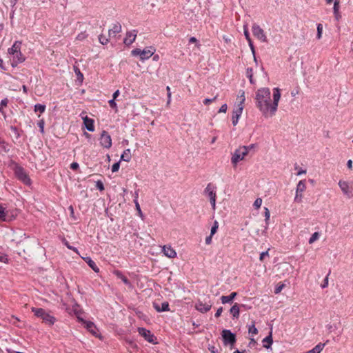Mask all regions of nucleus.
Here are the masks:
<instances>
[{
    "mask_svg": "<svg viewBox=\"0 0 353 353\" xmlns=\"http://www.w3.org/2000/svg\"><path fill=\"white\" fill-rule=\"evenodd\" d=\"M217 99V95L215 96L214 98L212 99H205L204 101H203V103L206 105L210 104L212 102L216 101V99Z\"/></svg>",
    "mask_w": 353,
    "mask_h": 353,
    "instance_id": "52",
    "label": "nucleus"
},
{
    "mask_svg": "<svg viewBox=\"0 0 353 353\" xmlns=\"http://www.w3.org/2000/svg\"><path fill=\"white\" fill-rule=\"evenodd\" d=\"M83 260L87 263V264L88 265V266L92 268V270L93 271H94L95 272H99V268L97 267V265H96L95 262L92 260V259L90 257H84L83 258Z\"/></svg>",
    "mask_w": 353,
    "mask_h": 353,
    "instance_id": "22",
    "label": "nucleus"
},
{
    "mask_svg": "<svg viewBox=\"0 0 353 353\" xmlns=\"http://www.w3.org/2000/svg\"><path fill=\"white\" fill-rule=\"evenodd\" d=\"M85 34H83V33H80V34H79L77 35V40H80V41H81V40H83V39H85Z\"/></svg>",
    "mask_w": 353,
    "mask_h": 353,
    "instance_id": "63",
    "label": "nucleus"
},
{
    "mask_svg": "<svg viewBox=\"0 0 353 353\" xmlns=\"http://www.w3.org/2000/svg\"><path fill=\"white\" fill-rule=\"evenodd\" d=\"M216 187L212 185V183H208L204 190V192L210 199H216Z\"/></svg>",
    "mask_w": 353,
    "mask_h": 353,
    "instance_id": "14",
    "label": "nucleus"
},
{
    "mask_svg": "<svg viewBox=\"0 0 353 353\" xmlns=\"http://www.w3.org/2000/svg\"><path fill=\"white\" fill-rule=\"evenodd\" d=\"M14 164L13 171L16 178L24 185L30 186L32 184V181L26 170L18 163H14Z\"/></svg>",
    "mask_w": 353,
    "mask_h": 353,
    "instance_id": "3",
    "label": "nucleus"
},
{
    "mask_svg": "<svg viewBox=\"0 0 353 353\" xmlns=\"http://www.w3.org/2000/svg\"><path fill=\"white\" fill-rule=\"evenodd\" d=\"M252 30L255 37L263 42H267L266 35L263 30L258 24H253Z\"/></svg>",
    "mask_w": 353,
    "mask_h": 353,
    "instance_id": "9",
    "label": "nucleus"
},
{
    "mask_svg": "<svg viewBox=\"0 0 353 353\" xmlns=\"http://www.w3.org/2000/svg\"><path fill=\"white\" fill-rule=\"evenodd\" d=\"M243 30H244V35H245V39L247 40L249 38H250V33H249L248 29L246 26H244Z\"/></svg>",
    "mask_w": 353,
    "mask_h": 353,
    "instance_id": "57",
    "label": "nucleus"
},
{
    "mask_svg": "<svg viewBox=\"0 0 353 353\" xmlns=\"http://www.w3.org/2000/svg\"><path fill=\"white\" fill-rule=\"evenodd\" d=\"M330 274V270L329 271V273L325 276V278L323 280V283L321 284V288H325L327 287V285H328V276H329Z\"/></svg>",
    "mask_w": 353,
    "mask_h": 353,
    "instance_id": "50",
    "label": "nucleus"
},
{
    "mask_svg": "<svg viewBox=\"0 0 353 353\" xmlns=\"http://www.w3.org/2000/svg\"><path fill=\"white\" fill-rule=\"evenodd\" d=\"M230 312L232 314L233 319H238L239 316V305L238 303H234V305L230 308Z\"/></svg>",
    "mask_w": 353,
    "mask_h": 353,
    "instance_id": "27",
    "label": "nucleus"
},
{
    "mask_svg": "<svg viewBox=\"0 0 353 353\" xmlns=\"http://www.w3.org/2000/svg\"><path fill=\"white\" fill-rule=\"evenodd\" d=\"M137 30H133L126 32V37L123 40V43L127 46H130L136 39Z\"/></svg>",
    "mask_w": 353,
    "mask_h": 353,
    "instance_id": "12",
    "label": "nucleus"
},
{
    "mask_svg": "<svg viewBox=\"0 0 353 353\" xmlns=\"http://www.w3.org/2000/svg\"><path fill=\"white\" fill-rule=\"evenodd\" d=\"M46 108V105H44V104L37 103V104L34 105V112H39L41 113H43L45 112Z\"/></svg>",
    "mask_w": 353,
    "mask_h": 353,
    "instance_id": "35",
    "label": "nucleus"
},
{
    "mask_svg": "<svg viewBox=\"0 0 353 353\" xmlns=\"http://www.w3.org/2000/svg\"><path fill=\"white\" fill-rule=\"evenodd\" d=\"M223 342L225 345L233 346L236 341V335L230 330H223L221 333Z\"/></svg>",
    "mask_w": 353,
    "mask_h": 353,
    "instance_id": "5",
    "label": "nucleus"
},
{
    "mask_svg": "<svg viewBox=\"0 0 353 353\" xmlns=\"http://www.w3.org/2000/svg\"><path fill=\"white\" fill-rule=\"evenodd\" d=\"M12 219L8 216V211L3 205H0V221H10Z\"/></svg>",
    "mask_w": 353,
    "mask_h": 353,
    "instance_id": "24",
    "label": "nucleus"
},
{
    "mask_svg": "<svg viewBox=\"0 0 353 353\" xmlns=\"http://www.w3.org/2000/svg\"><path fill=\"white\" fill-rule=\"evenodd\" d=\"M21 41H16L14 44L12 45V46L10 48H8V53L10 54H12V55H14L15 53H18V52H21L20 51V49H21Z\"/></svg>",
    "mask_w": 353,
    "mask_h": 353,
    "instance_id": "20",
    "label": "nucleus"
},
{
    "mask_svg": "<svg viewBox=\"0 0 353 353\" xmlns=\"http://www.w3.org/2000/svg\"><path fill=\"white\" fill-rule=\"evenodd\" d=\"M248 332H249V333H251L252 334H258V330L255 327V323L254 322H253L252 324L249 326Z\"/></svg>",
    "mask_w": 353,
    "mask_h": 353,
    "instance_id": "37",
    "label": "nucleus"
},
{
    "mask_svg": "<svg viewBox=\"0 0 353 353\" xmlns=\"http://www.w3.org/2000/svg\"><path fill=\"white\" fill-rule=\"evenodd\" d=\"M222 312H223V307H219V308L216 310V313H215V315H214V316H215V317H216V318L219 317V316L221 315Z\"/></svg>",
    "mask_w": 353,
    "mask_h": 353,
    "instance_id": "61",
    "label": "nucleus"
},
{
    "mask_svg": "<svg viewBox=\"0 0 353 353\" xmlns=\"http://www.w3.org/2000/svg\"><path fill=\"white\" fill-rule=\"evenodd\" d=\"M138 332H139V334L141 336H143L145 339V340H146L149 343H152V344L157 343V337L150 330H148L144 327H139Z\"/></svg>",
    "mask_w": 353,
    "mask_h": 353,
    "instance_id": "6",
    "label": "nucleus"
},
{
    "mask_svg": "<svg viewBox=\"0 0 353 353\" xmlns=\"http://www.w3.org/2000/svg\"><path fill=\"white\" fill-rule=\"evenodd\" d=\"M166 90L168 91V103H170L171 100V92H170V88L169 86H167Z\"/></svg>",
    "mask_w": 353,
    "mask_h": 353,
    "instance_id": "60",
    "label": "nucleus"
},
{
    "mask_svg": "<svg viewBox=\"0 0 353 353\" xmlns=\"http://www.w3.org/2000/svg\"><path fill=\"white\" fill-rule=\"evenodd\" d=\"M100 144L102 147L108 149L112 146L111 137L105 130H103L101 134Z\"/></svg>",
    "mask_w": 353,
    "mask_h": 353,
    "instance_id": "10",
    "label": "nucleus"
},
{
    "mask_svg": "<svg viewBox=\"0 0 353 353\" xmlns=\"http://www.w3.org/2000/svg\"><path fill=\"white\" fill-rule=\"evenodd\" d=\"M64 244L70 250H72L73 252H76V253H79L78 252V250L77 248L74 247V246H72L69 244V243L67 241H64Z\"/></svg>",
    "mask_w": 353,
    "mask_h": 353,
    "instance_id": "47",
    "label": "nucleus"
},
{
    "mask_svg": "<svg viewBox=\"0 0 353 353\" xmlns=\"http://www.w3.org/2000/svg\"><path fill=\"white\" fill-rule=\"evenodd\" d=\"M325 345V343H319L314 347H313L312 350H309L306 353H321Z\"/></svg>",
    "mask_w": 353,
    "mask_h": 353,
    "instance_id": "29",
    "label": "nucleus"
},
{
    "mask_svg": "<svg viewBox=\"0 0 353 353\" xmlns=\"http://www.w3.org/2000/svg\"><path fill=\"white\" fill-rule=\"evenodd\" d=\"M246 76L249 79L251 84H254L255 81L253 79V69L252 68H248L246 70Z\"/></svg>",
    "mask_w": 353,
    "mask_h": 353,
    "instance_id": "32",
    "label": "nucleus"
},
{
    "mask_svg": "<svg viewBox=\"0 0 353 353\" xmlns=\"http://www.w3.org/2000/svg\"><path fill=\"white\" fill-rule=\"evenodd\" d=\"M13 59L17 61L19 63H22L25 61V57L21 52H18V53H15L13 55Z\"/></svg>",
    "mask_w": 353,
    "mask_h": 353,
    "instance_id": "34",
    "label": "nucleus"
},
{
    "mask_svg": "<svg viewBox=\"0 0 353 353\" xmlns=\"http://www.w3.org/2000/svg\"><path fill=\"white\" fill-rule=\"evenodd\" d=\"M281 99V90L279 88L273 89V101H271V92L268 88H261L256 90L254 97L255 105L265 118L275 115L279 101Z\"/></svg>",
    "mask_w": 353,
    "mask_h": 353,
    "instance_id": "1",
    "label": "nucleus"
},
{
    "mask_svg": "<svg viewBox=\"0 0 353 353\" xmlns=\"http://www.w3.org/2000/svg\"><path fill=\"white\" fill-rule=\"evenodd\" d=\"M163 254L169 258H174L176 256V251L170 245H164L162 248Z\"/></svg>",
    "mask_w": 353,
    "mask_h": 353,
    "instance_id": "17",
    "label": "nucleus"
},
{
    "mask_svg": "<svg viewBox=\"0 0 353 353\" xmlns=\"http://www.w3.org/2000/svg\"><path fill=\"white\" fill-rule=\"evenodd\" d=\"M10 128L12 130V132H13L14 138L17 140L19 139L21 137V134H20V132H19L18 128L16 126H13V125H11Z\"/></svg>",
    "mask_w": 353,
    "mask_h": 353,
    "instance_id": "36",
    "label": "nucleus"
},
{
    "mask_svg": "<svg viewBox=\"0 0 353 353\" xmlns=\"http://www.w3.org/2000/svg\"><path fill=\"white\" fill-rule=\"evenodd\" d=\"M134 204H135L136 210H137V212L139 213V215L141 217H143V215L142 211L141 210V208H140L139 203L138 202V200L134 199Z\"/></svg>",
    "mask_w": 353,
    "mask_h": 353,
    "instance_id": "42",
    "label": "nucleus"
},
{
    "mask_svg": "<svg viewBox=\"0 0 353 353\" xmlns=\"http://www.w3.org/2000/svg\"><path fill=\"white\" fill-rule=\"evenodd\" d=\"M263 347L268 349L270 347L273 343V339L272 337V334L270 333L268 336H267L263 340Z\"/></svg>",
    "mask_w": 353,
    "mask_h": 353,
    "instance_id": "30",
    "label": "nucleus"
},
{
    "mask_svg": "<svg viewBox=\"0 0 353 353\" xmlns=\"http://www.w3.org/2000/svg\"><path fill=\"white\" fill-rule=\"evenodd\" d=\"M322 32H323V26L321 23H319L317 25V34H316V37L318 39L321 38Z\"/></svg>",
    "mask_w": 353,
    "mask_h": 353,
    "instance_id": "43",
    "label": "nucleus"
},
{
    "mask_svg": "<svg viewBox=\"0 0 353 353\" xmlns=\"http://www.w3.org/2000/svg\"><path fill=\"white\" fill-rule=\"evenodd\" d=\"M83 123L85 128L90 132L94 131V120L88 117L87 116L83 118Z\"/></svg>",
    "mask_w": 353,
    "mask_h": 353,
    "instance_id": "19",
    "label": "nucleus"
},
{
    "mask_svg": "<svg viewBox=\"0 0 353 353\" xmlns=\"http://www.w3.org/2000/svg\"><path fill=\"white\" fill-rule=\"evenodd\" d=\"M114 100L115 99H112L108 101V103H109V105H110V108L117 110V103H116Z\"/></svg>",
    "mask_w": 353,
    "mask_h": 353,
    "instance_id": "55",
    "label": "nucleus"
},
{
    "mask_svg": "<svg viewBox=\"0 0 353 353\" xmlns=\"http://www.w3.org/2000/svg\"><path fill=\"white\" fill-rule=\"evenodd\" d=\"M155 50L152 47H150L149 48H145L143 50H141V60L144 61L145 59H149L151 57L154 53Z\"/></svg>",
    "mask_w": 353,
    "mask_h": 353,
    "instance_id": "16",
    "label": "nucleus"
},
{
    "mask_svg": "<svg viewBox=\"0 0 353 353\" xmlns=\"http://www.w3.org/2000/svg\"><path fill=\"white\" fill-rule=\"evenodd\" d=\"M96 188L99 190L100 191L104 190V185L102 181H98L96 183Z\"/></svg>",
    "mask_w": 353,
    "mask_h": 353,
    "instance_id": "51",
    "label": "nucleus"
},
{
    "mask_svg": "<svg viewBox=\"0 0 353 353\" xmlns=\"http://www.w3.org/2000/svg\"><path fill=\"white\" fill-rule=\"evenodd\" d=\"M8 98H4L1 100L0 103V112L2 114V115L6 117V112L3 111V108L6 107L8 103Z\"/></svg>",
    "mask_w": 353,
    "mask_h": 353,
    "instance_id": "33",
    "label": "nucleus"
},
{
    "mask_svg": "<svg viewBox=\"0 0 353 353\" xmlns=\"http://www.w3.org/2000/svg\"><path fill=\"white\" fill-rule=\"evenodd\" d=\"M31 311L37 317L42 319L43 322L48 325H54L56 321V318L43 308L32 307Z\"/></svg>",
    "mask_w": 353,
    "mask_h": 353,
    "instance_id": "2",
    "label": "nucleus"
},
{
    "mask_svg": "<svg viewBox=\"0 0 353 353\" xmlns=\"http://www.w3.org/2000/svg\"><path fill=\"white\" fill-rule=\"evenodd\" d=\"M114 275L117 276V277L118 279H121V281L127 285H129L130 286L131 285V283L130 281V280L125 276L123 275V274L120 271V270H115L114 272Z\"/></svg>",
    "mask_w": 353,
    "mask_h": 353,
    "instance_id": "23",
    "label": "nucleus"
},
{
    "mask_svg": "<svg viewBox=\"0 0 353 353\" xmlns=\"http://www.w3.org/2000/svg\"><path fill=\"white\" fill-rule=\"evenodd\" d=\"M84 323L85 324V327L93 336L98 337L99 334V330L94 325V323L92 321H84Z\"/></svg>",
    "mask_w": 353,
    "mask_h": 353,
    "instance_id": "15",
    "label": "nucleus"
},
{
    "mask_svg": "<svg viewBox=\"0 0 353 353\" xmlns=\"http://www.w3.org/2000/svg\"><path fill=\"white\" fill-rule=\"evenodd\" d=\"M121 28H121V25L120 24V23L117 22L116 23H114L113 25L112 28L110 29L108 31L109 37H110L112 34H115L121 32Z\"/></svg>",
    "mask_w": 353,
    "mask_h": 353,
    "instance_id": "25",
    "label": "nucleus"
},
{
    "mask_svg": "<svg viewBox=\"0 0 353 353\" xmlns=\"http://www.w3.org/2000/svg\"><path fill=\"white\" fill-rule=\"evenodd\" d=\"M339 185L345 195L348 198L353 197V185H350L348 182L340 180Z\"/></svg>",
    "mask_w": 353,
    "mask_h": 353,
    "instance_id": "8",
    "label": "nucleus"
},
{
    "mask_svg": "<svg viewBox=\"0 0 353 353\" xmlns=\"http://www.w3.org/2000/svg\"><path fill=\"white\" fill-rule=\"evenodd\" d=\"M245 100V99L243 97L238 105V107L232 112V121L234 125H236L238 123L239 119L242 114Z\"/></svg>",
    "mask_w": 353,
    "mask_h": 353,
    "instance_id": "7",
    "label": "nucleus"
},
{
    "mask_svg": "<svg viewBox=\"0 0 353 353\" xmlns=\"http://www.w3.org/2000/svg\"><path fill=\"white\" fill-rule=\"evenodd\" d=\"M339 3H340L339 0H334V7H333L334 13L339 12V8H340Z\"/></svg>",
    "mask_w": 353,
    "mask_h": 353,
    "instance_id": "41",
    "label": "nucleus"
},
{
    "mask_svg": "<svg viewBox=\"0 0 353 353\" xmlns=\"http://www.w3.org/2000/svg\"><path fill=\"white\" fill-rule=\"evenodd\" d=\"M141 50L139 48H135L131 51V54L133 57L139 55L141 57Z\"/></svg>",
    "mask_w": 353,
    "mask_h": 353,
    "instance_id": "49",
    "label": "nucleus"
},
{
    "mask_svg": "<svg viewBox=\"0 0 353 353\" xmlns=\"http://www.w3.org/2000/svg\"><path fill=\"white\" fill-rule=\"evenodd\" d=\"M237 292H233L228 296H222L221 297V303L223 304L232 303L234 299L236 296Z\"/></svg>",
    "mask_w": 353,
    "mask_h": 353,
    "instance_id": "21",
    "label": "nucleus"
},
{
    "mask_svg": "<svg viewBox=\"0 0 353 353\" xmlns=\"http://www.w3.org/2000/svg\"><path fill=\"white\" fill-rule=\"evenodd\" d=\"M265 223L266 225H268L269 224V220H270V211L268 210V208H265Z\"/></svg>",
    "mask_w": 353,
    "mask_h": 353,
    "instance_id": "45",
    "label": "nucleus"
},
{
    "mask_svg": "<svg viewBox=\"0 0 353 353\" xmlns=\"http://www.w3.org/2000/svg\"><path fill=\"white\" fill-rule=\"evenodd\" d=\"M99 41L101 44L105 45L109 42V38L105 37L103 34H100L99 36Z\"/></svg>",
    "mask_w": 353,
    "mask_h": 353,
    "instance_id": "38",
    "label": "nucleus"
},
{
    "mask_svg": "<svg viewBox=\"0 0 353 353\" xmlns=\"http://www.w3.org/2000/svg\"><path fill=\"white\" fill-rule=\"evenodd\" d=\"M285 285L284 284H281L278 286H276L274 289V293L275 294H279L281 292L282 289L284 288Z\"/></svg>",
    "mask_w": 353,
    "mask_h": 353,
    "instance_id": "54",
    "label": "nucleus"
},
{
    "mask_svg": "<svg viewBox=\"0 0 353 353\" xmlns=\"http://www.w3.org/2000/svg\"><path fill=\"white\" fill-rule=\"evenodd\" d=\"M208 350L211 353H219L218 350L213 345H209Z\"/></svg>",
    "mask_w": 353,
    "mask_h": 353,
    "instance_id": "58",
    "label": "nucleus"
},
{
    "mask_svg": "<svg viewBox=\"0 0 353 353\" xmlns=\"http://www.w3.org/2000/svg\"><path fill=\"white\" fill-rule=\"evenodd\" d=\"M319 237V232H314L312 236L309 239V243L310 244H312L313 243L314 241H316Z\"/></svg>",
    "mask_w": 353,
    "mask_h": 353,
    "instance_id": "39",
    "label": "nucleus"
},
{
    "mask_svg": "<svg viewBox=\"0 0 353 353\" xmlns=\"http://www.w3.org/2000/svg\"><path fill=\"white\" fill-rule=\"evenodd\" d=\"M256 344V341L254 340V339L251 338V339H250V343H249V344H248V346H249L250 347H252L254 346Z\"/></svg>",
    "mask_w": 353,
    "mask_h": 353,
    "instance_id": "62",
    "label": "nucleus"
},
{
    "mask_svg": "<svg viewBox=\"0 0 353 353\" xmlns=\"http://www.w3.org/2000/svg\"><path fill=\"white\" fill-rule=\"evenodd\" d=\"M73 69L77 75V81H79L80 83H82L83 81V75L81 73L80 69L76 65L73 66Z\"/></svg>",
    "mask_w": 353,
    "mask_h": 353,
    "instance_id": "31",
    "label": "nucleus"
},
{
    "mask_svg": "<svg viewBox=\"0 0 353 353\" xmlns=\"http://www.w3.org/2000/svg\"><path fill=\"white\" fill-rule=\"evenodd\" d=\"M37 125L39 128L40 132L42 134H43L44 133V125H45L44 120L41 119V120L39 121Z\"/></svg>",
    "mask_w": 353,
    "mask_h": 353,
    "instance_id": "44",
    "label": "nucleus"
},
{
    "mask_svg": "<svg viewBox=\"0 0 353 353\" xmlns=\"http://www.w3.org/2000/svg\"><path fill=\"white\" fill-rule=\"evenodd\" d=\"M306 186L305 181L301 180L300 181L297 185H296V196L294 197V201L296 202H301L302 199V192H303L305 190Z\"/></svg>",
    "mask_w": 353,
    "mask_h": 353,
    "instance_id": "11",
    "label": "nucleus"
},
{
    "mask_svg": "<svg viewBox=\"0 0 353 353\" xmlns=\"http://www.w3.org/2000/svg\"><path fill=\"white\" fill-rule=\"evenodd\" d=\"M268 255H269L268 250L261 252L260 254L259 260L261 261H263L265 256H268Z\"/></svg>",
    "mask_w": 353,
    "mask_h": 353,
    "instance_id": "56",
    "label": "nucleus"
},
{
    "mask_svg": "<svg viewBox=\"0 0 353 353\" xmlns=\"http://www.w3.org/2000/svg\"><path fill=\"white\" fill-rule=\"evenodd\" d=\"M119 168H120V161H118L117 163H114L112 165V172H117L119 170Z\"/></svg>",
    "mask_w": 353,
    "mask_h": 353,
    "instance_id": "48",
    "label": "nucleus"
},
{
    "mask_svg": "<svg viewBox=\"0 0 353 353\" xmlns=\"http://www.w3.org/2000/svg\"><path fill=\"white\" fill-rule=\"evenodd\" d=\"M219 227V223L216 221L214 222V224L211 228L210 234L211 236H213L216 232Z\"/></svg>",
    "mask_w": 353,
    "mask_h": 353,
    "instance_id": "40",
    "label": "nucleus"
},
{
    "mask_svg": "<svg viewBox=\"0 0 353 353\" xmlns=\"http://www.w3.org/2000/svg\"><path fill=\"white\" fill-rule=\"evenodd\" d=\"M79 165L78 164V163L77 162H73L71 163L70 165V168L73 170H76L79 168Z\"/></svg>",
    "mask_w": 353,
    "mask_h": 353,
    "instance_id": "59",
    "label": "nucleus"
},
{
    "mask_svg": "<svg viewBox=\"0 0 353 353\" xmlns=\"http://www.w3.org/2000/svg\"><path fill=\"white\" fill-rule=\"evenodd\" d=\"M248 154V148L240 147L238 149L235 150L234 154H232L231 161L234 165H236L237 163L244 159V157Z\"/></svg>",
    "mask_w": 353,
    "mask_h": 353,
    "instance_id": "4",
    "label": "nucleus"
},
{
    "mask_svg": "<svg viewBox=\"0 0 353 353\" xmlns=\"http://www.w3.org/2000/svg\"><path fill=\"white\" fill-rule=\"evenodd\" d=\"M153 307L158 312H166L170 310L169 303L167 301L163 302L161 305L157 303H153Z\"/></svg>",
    "mask_w": 353,
    "mask_h": 353,
    "instance_id": "18",
    "label": "nucleus"
},
{
    "mask_svg": "<svg viewBox=\"0 0 353 353\" xmlns=\"http://www.w3.org/2000/svg\"><path fill=\"white\" fill-rule=\"evenodd\" d=\"M0 261L3 263H7L8 262V257L6 255L1 256H0Z\"/></svg>",
    "mask_w": 353,
    "mask_h": 353,
    "instance_id": "64",
    "label": "nucleus"
},
{
    "mask_svg": "<svg viewBox=\"0 0 353 353\" xmlns=\"http://www.w3.org/2000/svg\"><path fill=\"white\" fill-rule=\"evenodd\" d=\"M228 106L227 104L225 103L221 106V108L219 110V113H225L227 112Z\"/></svg>",
    "mask_w": 353,
    "mask_h": 353,
    "instance_id": "53",
    "label": "nucleus"
},
{
    "mask_svg": "<svg viewBox=\"0 0 353 353\" xmlns=\"http://www.w3.org/2000/svg\"><path fill=\"white\" fill-rule=\"evenodd\" d=\"M132 155L130 149H126L123 151L121 156V160L126 162H129L131 160Z\"/></svg>",
    "mask_w": 353,
    "mask_h": 353,
    "instance_id": "28",
    "label": "nucleus"
},
{
    "mask_svg": "<svg viewBox=\"0 0 353 353\" xmlns=\"http://www.w3.org/2000/svg\"><path fill=\"white\" fill-rule=\"evenodd\" d=\"M211 307H212L211 304L203 303V302H201L200 301H199L195 304L196 310H197L198 311H199L201 313H206L207 312L210 310Z\"/></svg>",
    "mask_w": 353,
    "mask_h": 353,
    "instance_id": "13",
    "label": "nucleus"
},
{
    "mask_svg": "<svg viewBox=\"0 0 353 353\" xmlns=\"http://www.w3.org/2000/svg\"><path fill=\"white\" fill-rule=\"evenodd\" d=\"M10 150V145L3 139L0 137V152H8Z\"/></svg>",
    "mask_w": 353,
    "mask_h": 353,
    "instance_id": "26",
    "label": "nucleus"
},
{
    "mask_svg": "<svg viewBox=\"0 0 353 353\" xmlns=\"http://www.w3.org/2000/svg\"><path fill=\"white\" fill-rule=\"evenodd\" d=\"M261 204H262V199L261 198H257L254 201L253 205L256 209H258L261 207Z\"/></svg>",
    "mask_w": 353,
    "mask_h": 353,
    "instance_id": "46",
    "label": "nucleus"
}]
</instances>
